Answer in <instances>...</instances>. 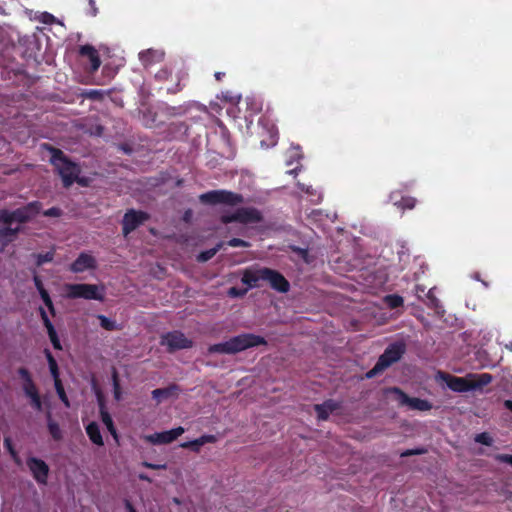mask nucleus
Segmentation results:
<instances>
[{
    "mask_svg": "<svg viewBox=\"0 0 512 512\" xmlns=\"http://www.w3.org/2000/svg\"><path fill=\"white\" fill-rule=\"evenodd\" d=\"M241 281L249 288L259 287V282L265 281L270 284L271 288L280 293H286L290 289V283L280 272L267 267L246 269Z\"/></svg>",
    "mask_w": 512,
    "mask_h": 512,
    "instance_id": "f257e3e1",
    "label": "nucleus"
},
{
    "mask_svg": "<svg viewBox=\"0 0 512 512\" xmlns=\"http://www.w3.org/2000/svg\"><path fill=\"white\" fill-rule=\"evenodd\" d=\"M261 345H267V341L264 337L253 333H243L231 337L225 342L210 345L208 347V353L237 354L249 348Z\"/></svg>",
    "mask_w": 512,
    "mask_h": 512,
    "instance_id": "f03ea898",
    "label": "nucleus"
},
{
    "mask_svg": "<svg viewBox=\"0 0 512 512\" xmlns=\"http://www.w3.org/2000/svg\"><path fill=\"white\" fill-rule=\"evenodd\" d=\"M49 149L51 151L50 162L58 171L62 179L63 186L65 188H68L74 182H77L78 184L85 186V179L79 178V174L81 172L79 165L71 161L62 150L54 147H50Z\"/></svg>",
    "mask_w": 512,
    "mask_h": 512,
    "instance_id": "7ed1b4c3",
    "label": "nucleus"
},
{
    "mask_svg": "<svg viewBox=\"0 0 512 512\" xmlns=\"http://www.w3.org/2000/svg\"><path fill=\"white\" fill-rule=\"evenodd\" d=\"M493 377L489 373L481 374H467L465 377H457L447 375L445 378L446 385L454 392H468L472 390L481 389L490 384Z\"/></svg>",
    "mask_w": 512,
    "mask_h": 512,
    "instance_id": "20e7f679",
    "label": "nucleus"
},
{
    "mask_svg": "<svg viewBox=\"0 0 512 512\" xmlns=\"http://www.w3.org/2000/svg\"><path fill=\"white\" fill-rule=\"evenodd\" d=\"M42 209V203L40 201H32L23 207L15 210H0V224L8 225L13 222L24 224L32 220Z\"/></svg>",
    "mask_w": 512,
    "mask_h": 512,
    "instance_id": "39448f33",
    "label": "nucleus"
},
{
    "mask_svg": "<svg viewBox=\"0 0 512 512\" xmlns=\"http://www.w3.org/2000/svg\"><path fill=\"white\" fill-rule=\"evenodd\" d=\"M405 353V345L400 342L390 344L378 358L374 367L366 373L367 378H373L392 364L401 359Z\"/></svg>",
    "mask_w": 512,
    "mask_h": 512,
    "instance_id": "423d86ee",
    "label": "nucleus"
},
{
    "mask_svg": "<svg viewBox=\"0 0 512 512\" xmlns=\"http://www.w3.org/2000/svg\"><path fill=\"white\" fill-rule=\"evenodd\" d=\"M201 203L208 205L225 204L234 206L244 201L241 194L228 190H212L203 193L199 197Z\"/></svg>",
    "mask_w": 512,
    "mask_h": 512,
    "instance_id": "0eeeda50",
    "label": "nucleus"
},
{
    "mask_svg": "<svg viewBox=\"0 0 512 512\" xmlns=\"http://www.w3.org/2000/svg\"><path fill=\"white\" fill-rule=\"evenodd\" d=\"M64 288L69 299L103 300V294L95 284H66Z\"/></svg>",
    "mask_w": 512,
    "mask_h": 512,
    "instance_id": "6e6552de",
    "label": "nucleus"
},
{
    "mask_svg": "<svg viewBox=\"0 0 512 512\" xmlns=\"http://www.w3.org/2000/svg\"><path fill=\"white\" fill-rule=\"evenodd\" d=\"M221 221L224 224L238 222L242 224H254L263 221L262 213L254 207L238 208L231 214H224L221 216Z\"/></svg>",
    "mask_w": 512,
    "mask_h": 512,
    "instance_id": "1a4fd4ad",
    "label": "nucleus"
},
{
    "mask_svg": "<svg viewBox=\"0 0 512 512\" xmlns=\"http://www.w3.org/2000/svg\"><path fill=\"white\" fill-rule=\"evenodd\" d=\"M160 344L166 346L169 353H174L178 350L192 348L194 342L187 338L183 332L174 330L163 334L160 339Z\"/></svg>",
    "mask_w": 512,
    "mask_h": 512,
    "instance_id": "9d476101",
    "label": "nucleus"
},
{
    "mask_svg": "<svg viewBox=\"0 0 512 512\" xmlns=\"http://www.w3.org/2000/svg\"><path fill=\"white\" fill-rule=\"evenodd\" d=\"M388 392L396 395V400L401 406H408L411 410L429 411L432 409V404L428 400L410 397L398 387H392Z\"/></svg>",
    "mask_w": 512,
    "mask_h": 512,
    "instance_id": "9b49d317",
    "label": "nucleus"
},
{
    "mask_svg": "<svg viewBox=\"0 0 512 512\" xmlns=\"http://www.w3.org/2000/svg\"><path fill=\"white\" fill-rule=\"evenodd\" d=\"M149 214L144 211L129 209L123 216L122 219V233L124 236H128L131 232L137 229L145 221L149 219Z\"/></svg>",
    "mask_w": 512,
    "mask_h": 512,
    "instance_id": "f8f14e48",
    "label": "nucleus"
},
{
    "mask_svg": "<svg viewBox=\"0 0 512 512\" xmlns=\"http://www.w3.org/2000/svg\"><path fill=\"white\" fill-rule=\"evenodd\" d=\"M184 428L179 426L168 431L156 432L145 437L146 441L154 445L169 444L184 433Z\"/></svg>",
    "mask_w": 512,
    "mask_h": 512,
    "instance_id": "ddd939ff",
    "label": "nucleus"
},
{
    "mask_svg": "<svg viewBox=\"0 0 512 512\" xmlns=\"http://www.w3.org/2000/svg\"><path fill=\"white\" fill-rule=\"evenodd\" d=\"M27 466H28L29 470L31 471L34 479L39 484L47 483L49 467L45 461H43L39 458H36V457H30L27 460Z\"/></svg>",
    "mask_w": 512,
    "mask_h": 512,
    "instance_id": "4468645a",
    "label": "nucleus"
},
{
    "mask_svg": "<svg viewBox=\"0 0 512 512\" xmlns=\"http://www.w3.org/2000/svg\"><path fill=\"white\" fill-rule=\"evenodd\" d=\"M96 267V259L86 252H81L75 261L71 263L69 269L73 273H82L86 270L96 269Z\"/></svg>",
    "mask_w": 512,
    "mask_h": 512,
    "instance_id": "2eb2a0df",
    "label": "nucleus"
},
{
    "mask_svg": "<svg viewBox=\"0 0 512 512\" xmlns=\"http://www.w3.org/2000/svg\"><path fill=\"white\" fill-rule=\"evenodd\" d=\"M39 313H40L43 325L47 329V333H48L49 339L53 345V348L56 350H62V345H61L60 339H59L57 332H56L52 322L50 321L45 309L43 307H40Z\"/></svg>",
    "mask_w": 512,
    "mask_h": 512,
    "instance_id": "dca6fc26",
    "label": "nucleus"
},
{
    "mask_svg": "<svg viewBox=\"0 0 512 512\" xmlns=\"http://www.w3.org/2000/svg\"><path fill=\"white\" fill-rule=\"evenodd\" d=\"M79 55L87 57L90 62L91 72H95L101 65V60L98 51L92 45L86 44L79 48Z\"/></svg>",
    "mask_w": 512,
    "mask_h": 512,
    "instance_id": "f3484780",
    "label": "nucleus"
},
{
    "mask_svg": "<svg viewBox=\"0 0 512 512\" xmlns=\"http://www.w3.org/2000/svg\"><path fill=\"white\" fill-rule=\"evenodd\" d=\"M165 53L162 50L147 49L139 53V60L144 67L160 63L164 59Z\"/></svg>",
    "mask_w": 512,
    "mask_h": 512,
    "instance_id": "a211bd4d",
    "label": "nucleus"
},
{
    "mask_svg": "<svg viewBox=\"0 0 512 512\" xmlns=\"http://www.w3.org/2000/svg\"><path fill=\"white\" fill-rule=\"evenodd\" d=\"M19 378L23 381L22 389L25 396L38 390L30 371L26 367H19L17 369Z\"/></svg>",
    "mask_w": 512,
    "mask_h": 512,
    "instance_id": "6ab92c4d",
    "label": "nucleus"
},
{
    "mask_svg": "<svg viewBox=\"0 0 512 512\" xmlns=\"http://www.w3.org/2000/svg\"><path fill=\"white\" fill-rule=\"evenodd\" d=\"M12 224H0V243L2 247H6L9 243L13 242L18 234L21 232V227H12Z\"/></svg>",
    "mask_w": 512,
    "mask_h": 512,
    "instance_id": "aec40b11",
    "label": "nucleus"
},
{
    "mask_svg": "<svg viewBox=\"0 0 512 512\" xmlns=\"http://www.w3.org/2000/svg\"><path fill=\"white\" fill-rule=\"evenodd\" d=\"M339 408L338 403L334 400H326L321 404L314 405V410L319 420L325 421L329 418L330 414Z\"/></svg>",
    "mask_w": 512,
    "mask_h": 512,
    "instance_id": "412c9836",
    "label": "nucleus"
},
{
    "mask_svg": "<svg viewBox=\"0 0 512 512\" xmlns=\"http://www.w3.org/2000/svg\"><path fill=\"white\" fill-rule=\"evenodd\" d=\"M180 392V387L177 384H170L165 388H157L152 391V397L160 403L161 401L173 396H177Z\"/></svg>",
    "mask_w": 512,
    "mask_h": 512,
    "instance_id": "4be33fe9",
    "label": "nucleus"
},
{
    "mask_svg": "<svg viewBox=\"0 0 512 512\" xmlns=\"http://www.w3.org/2000/svg\"><path fill=\"white\" fill-rule=\"evenodd\" d=\"M86 433L92 443L98 446H102L104 444L99 425L96 422H91L87 425Z\"/></svg>",
    "mask_w": 512,
    "mask_h": 512,
    "instance_id": "5701e85b",
    "label": "nucleus"
},
{
    "mask_svg": "<svg viewBox=\"0 0 512 512\" xmlns=\"http://www.w3.org/2000/svg\"><path fill=\"white\" fill-rule=\"evenodd\" d=\"M426 297V305L434 309L436 312H439V309L441 308L440 300L436 296V288L432 287L428 290V292L425 294Z\"/></svg>",
    "mask_w": 512,
    "mask_h": 512,
    "instance_id": "b1692460",
    "label": "nucleus"
},
{
    "mask_svg": "<svg viewBox=\"0 0 512 512\" xmlns=\"http://www.w3.org/2000/svg\"><path fill=\"white\" fill-rule=\"evenodd\" d=\"M45 357L48 362L49 370L54 380L59 379V368L56 359L52 355L49 349L44 350Z\"/></svg>",
    "mask_w": 512,
    "mask_h": 512,
    "instance_id": "393cba45",
    "label": "nucleus"
},
{
    "mask_svg": "<svg viewBox=\"0 0 512 512\" xmlns=\"http://www.w3.org/2000/svg\"><path fill=\"white\" fill-rule=\"evenodd\" d=\"M223 246H224V243L223 242H219L218 244H216L215 247L200 252L199 255L197 256V260L199 262H207V261H209L210 259H212L217 254V252Z\"/></svg>",
    "mask_w": 512,
    "mask_h": 512,
    "instance_id": "a878e982",
    "label": "nucleus"
},
{
    "mask_svg": "<svg viewBox=\"0 0 512 512\" xmlns=\"http://www.w3.org/2000/svg\"><path fill=\"white\" fill-rule=\"evenodd\" d=\"M47 427H48V431H49L51 437L55 441H60L63 438V434H62L59 424L51 419L50 414H48Z\"/></svg>",
    "mask_w": 512,
    "mask_h": 512,
    "instance_id": "bb28decb",
    "label": "nucleus"
},
{
    "mask_svg": "<svg viewBox=\"0 0 512 512\" xmlns=\"http://www.w3.org/2000/svg\"><path fill=\"white\" fill-rule=\"evenodd\" d=\"M101 419H102V422L104 423V425L107 427L108 431L111 433V435L117 439L118 435H117V431H116V428L114 426V423H113V420L110 416V414L107 412V411H104V410H101Z\"/></svg>",
    "mask_w": 512,
    "mask_h": 512,
    "instance_id": "cd10ccee",
    "label": "nucleus"
},
{
    "mask_svg": "<svg viewBox=\"0 0 512 512\" xmlns=\"http://www.w3.org/2000/svg\"><path fill=\"white\" fill-rule=\"evenodd\" d=\"M55 256V250L52 249L46 253H38L34 254V257L36 258V265L38 267L42 266L45 263L52 262Z\"/></svg>",
    "mask_w": 512,
    "mask_h": 512,
    "instance_id": "c85d7f7f",
    "label": "nucleus"
},
{
    "mask_svg": "<svg viewBox=\"0 0 512 512\" xmlns=\"http://www.w3.org/2000/svg\"><path fill=\"white\" fill-rule=\"evenodd\" d=\"M384 301L390 309H396L403 306V298L397 294H390L385 296Z\"/></svg>",
    "mask_w": 512,
    "mask_h": 512,
    "instance_id": "c756f323",
    "label": "nucleus"
},
{
    "mask_svg": "<svg viewBox=\"0 0 512 512\" xmlns=\"http://www.w3.org/2000/svg\"><path fill=\"white\" fill-rule=\"evenodd\" d=\"M394 205L402 209H413L416 205V199L410 196H402L400 200H395Z\"/></svg>",
    "mask_w": 512,
    "mask_h": 512,
    "instance_id": "7c9ffc66",
    "label": "nucleus"
},
{
    "mask_svg": "<svg viewBox=\"0 0 512 512\" xmlns=\"http://www.w3.org/2000/svg\"><path fill=\"white\" fill-rule=\"evenodd\" d=\"M38 292H39L40 297L43 300L45 306L48 308L49 312L54 316L56 311H55L54 304L52 302V299H51L48 291L44 288Z\"/></svg>",
    "mask_w": 512,
    "mask_h": 512,
    "instance_id": "2f4dec72",
    "label": "nucleus"
},
{
    "mask_svg": "<svg viewBox=\"0 0 512 512\" xmlns=\"http://www.w3.org/2000/svg\"><path fill=\"white\" fill-rule=\"evenodd\" d=\"M55 382V389H56V392L60 398V400L63 402V404L66 406V407H70V402L68 400V397L65 393V390H64V387L61 383V380L60 379H57V380H54Z\"/></svg>",
    "mask_w": 512,
    "mask_h": 512,
    "instance_id": "473e14b6",
    "label": "nucleus"
},
{
    "mask_svg": "<svg viewBox=\"0 0 512 512\" xmlns=\"http://www.w3.org/2000/svg\"><path fill=\"white\" fill-rule=\"evenodd\" d=\"M26 397H28L30 399V404L35 410H37V411L42 410L43 405H42L41 397H40L38 390L27 395Z\"/></svg>",
    "mask_w": 512,
    "mask_h": 512,
    "instance_id": "72a5a7b5",
    "label": "nucleus"
},
{
    "mask_svg": "<svg viewBox=\"0 0 512 512\" xmlns=\"http://www.w3.org/2000/svg\"><path fill=\"white\" fill-rule=\"evenodd\" d=\"M26 397H28L30 399V404L35 410H37V411L42 410L43 405H42L41 397H40L38 390L27 395Z\"/></svg>",
    "mask_w": 512,
    "mask_h": 512,
    "instance_id": "f704fd0d",
    "label": "nucleus"
},
{
    "mask_svg": "<svg viewBox=\"0 0 512 512\" xmlns=\"http://www.w3.org/2000/svg\"><path fill=\"white\" fill-rule=\"evenodd\" d=\"M98 319L100 321V326L107 330V331H113L117 329L116 323L109 318H107L104 315H98Z\"/></svg>",
    "mask_w": 512,
    "mask_h": 512,
    "instance_id": "c9c22d12",
    "label": "nucleus"
},
{
    "mask_svg": "<svg viewBox=\"0 0 512 512\" xmlns=\"http://www.w3.org/2000/svg\"><path fill=\"white\" fill-rule=\"evenodd\" d=\"M180 446L185 449H191L192 451L198 453L200 451L202 443L200 442L199 438H197L192 441L184 442Z\"/></svg>",
    "mask_w": 512,
    "mask_h": 512,
    "instance_id": "e433bc0d",
    "label": "nucleus"
},
{
    "mask_svg": "<svg viewBox=\"0 0 512 512\" xmlns=\"http://www.w3.org/2000/svg\"><path fill=\"white\" fill-rule=\"evenodd\" d=\"M475 441L477 443L490 446L493 442V439L487 432H482L476 435Z\"/></svg>",
    "mask_w": 512,
    "mask_h": 512,
    "instance_id": "4c0bfd02",
    "label": "nucleus"
},
{
    "mask_svg": "<svg viewBox=\"0 0 512 512\" xmlns=\"http://www.w3.org/2000/svg\"><path fill=\"white\" fill-rule=\"evenodd\" d=\"M230 247H245L248 248L251 246V244L248 241H245L240 238H232L226 243Z\"/></svg>",
    "mask_w": 512,
    "mask_h": 512,
    "instance_id": "58836bf2",
    "label": "nucleus"
},
{
    "mask_svg": "<svg viewBox=\"0 0 512 512\" xmlns=\"http://www.w3.org/2000/svg\"><path fill=\"white\" fill-rule=\"evenodd\" d=\"M4 446H5L6 450L9 452V454L13 457V459L16 462H18V455H17L16 450L13 447V444H12L10 438L4 439Z\"/></svg>",
    "mask_w": 512,
    "mask_h": 512,
    "instance_id": "ea45409f",
    "label": "nucleus"
},
{
    "mask_svg": "<svg viewBox=\"0 0 512 512\" xmlns=\"http://www.w3.org/2000/svg\"><path fill=\"white\" fill-rule=\"evenodd\" d=\"M86 97L92 100H101L104 92L102 90L91 89L85 93Z\"/></svg>",
    "mask_w": 512,
    "mask_h": 512,
    "instance_id": "a19ab883",
    "label": "nucleus"
},
{
    "mask_svg": "<svg viewBox=\"0 0 512 512\" xmlns=\"http://www.w3.org/2000/svg\"><path fill=\"white\" fill-rule=\"evenodd\" d=\"M111 378H112L113 391L120 390L121 387H120L119 374H118V371L116 370V368H112Z\"/></svg>",
    "mask_w": 512,
    "mask_h": 512,
    "instance_id": "79ce46f5",
    "label": "nucleus"
},
{
    "mask_svg": "<svg viewBox=\"0 0 512 512\" xmlns=\"http://www.w3.org/2000/svg\"><path fill=\"white\" fill-rule=\"evenodd\" d=\"M494 459L499 463H505L512 467V455L510 454H496Z\"/></svg>",
    "mask_w": 512,
    "mask_h": 512,
    "instance_id": "37998d69",
    "label": "nucleus"
},
{
    "mask_svg": "<svg viewBox=\"0 0 512 512\" xmlns=\"http://www.w3.org/2000/svg\"><path fill=\"white\" fill-rule=\"evenodd\" d=\"M43 215L46 217H60L62 215V210L58 207H51L45 210Z\"/></svg>",
    "mask_w": 512,
    "mask_h": 512,
    "instance_id": "c03bdc74",
    "label": "nucleus"
},
{
    "mask_svg": "<svg viewBox=\"0 0 512 512\" xmlns=\"http://www.w3.org/2000/svg\"><path fill=\"white\" fill-rule=\"evenodd\" d=\"M426 452L423 448H416V449H408L401 453V457H408L412 455H421Z\"/></svg>",
    "mask_w": 512,
    "mask_h": 512,
    "instance_id": "a18cd8bd",
    "label": "nucleus"
},
{
    "mask_svg": "<svg viewBox=\"0 0 512 512\" xmlns=\"http://www.w3.org/2000/svg\"><path fill=\"white\" fill-rule=\"evenodd\" d=\"M142 466L145 468H148V469H153V470H165L167 468L166 464H154V463L147 462V461H143Z\"/></svg>",
    "mask_w": 512,
    "mask_h": 512,
    "instance_id": "49530a36",
    "label": "nucleus"
},
{
    "mask_svg": "<svg viewBox=\"0 0 512 512\" xmlns=\"http://www.w3.org/2000/svg\"><path fill=\"white\" fill-rule=\"evenodd\" d=\"M247 289H239L236 287H231L228 291L229 296L231 297H242L246 294Z\"/></svg>",
    "mask_w": 512,
    "mask_h": 512,
    "instance_id": "de8ad7c7",
    "label": "nucleus"
},
{
    "mask_svg": "<svg viewBox=\"0 0 512 512\" xmlns=\"http://www.w3.org/2000/svg\"><path fill=\"white\" fill-rule=\"evenodd\" d=\"M200 442L202 443V446L207 443H215L217 441V437L212 434H205L199 437Z\"/></svg>",
    "mask_w": 512,
    "mask_h": 512,
    "instance_id": "09e8293b",
    "label": "nucleus"
},
{
    "mask_svg": "<svg viewBox=\"0 0 512 512\" xmlns=\"http://www.w3.org/2000/svg\"><path fill=\"white\" fill-rule=\"evenodd\" d=\"M42 21L45 24H52L56 22V18L52 14L46 12L42 16Z\"/></svg>",
    "mask_w": 512,
    "mask_h": 512,
    "instance_id": "8fccbe9b",
    "label": "nucleus"
},
{
    "mask_svg": "<svg viewBox=\"0 0 512 512\" xmlns=\"http://www.w3.org/2000/svg\"><path fill=\"white\" fill-rule=\"evenodd\" d=\"M33 282L38 291L44 289L42 279L37 274L33 276Z\"/></svg>",
    "mask_w": 512,
    "mask_h": 512,
    "instance_id": "3c124183",
    "label": "nucleus"
},
{
    "mask_svg": "<svg viewBox=\"0 0 512 512\" xmlns=\"http://www.w3.org/2000/svg\"><path fill=\"white\" fill-rule=\"evenodd\" d=\"M270 139H271V143L270 144H266L264 140H261V146L268 148L270 145L271 146L276 145V143H277V134L276 133L275 134H271L270 135Z\"/></svg>",
    "mask_w": 512,
    "mask_h": 512,
    "instance_id": "603ef678",
    "label": "nucleus"
},
{
    "mask_svg": "<svg viewBox=\"0 0 512 512\" xmlns=\"http://www.w3.org/2000/svg\"><path fill=\"white\" fill-rule=\"evenodd\" d=\"M415 294L416 296L421 299L422 298V295H425V286L423 285H420V284H417L415 286Z\"/></svg>",
    "mask_w": 512,
    "mask_h": 512,
    "instance_id": "864d4df0",
    "label": "nucleus"
},
{
    "mask_svg": "<svg viewBox=\"0 0 512 512\" xmlns=\"http://www.w3.org/2000/svg\"><path fill=\"white\" fill-rule=\"evenodd\" d=\"M124 506L127 512H137L131 501L128 499L124 500Z\"/></svg>",
    "mask_w": 512,
    "mask_h": 512,
    "instance_id": "5fc2aeb1",
    "label": "nucleus"
},
{
    "mask_svg": "<svg viewBox=\"0 0 512 512\" xmlns=\"http://www.w3.org/2000/svg\"><path fill=\"white\" fill-rule=\"evenodd\" d=\"M88 2H89V5L91 7V15L92 16H96L97 13H98V9L96 7L95 0H88Z\"/></svg>",
    "mask_w": 512,
    "mask_h": 512,
    "instance_id": "6e6d98bb",
    "label": "nucleus"
},
{
    "mask_svg": "<svg viewBox=\"0 0 512 512\" xmlns=\"http://www.w3.org/2000/svg\"><path fill=\"white\" fill-rule=\"evenodd\" d=\"M181 90H182V87L180 86V82H178L175 87L167 89L168 93H171V94H175Z\"/></svg>",
    "mask_w": 512,
    "mask_h": 512,
    "instance_id": "4d7b16f0",
    "label": "nucleus"
},
{
    "mask_svg": "<svg viewBox=\"0 0 512 512\" xmlns=\"http://www.w3.org/2000/svg\"><path fill=\"white\" fill-rule=\"evenodd\" d=\"M138 478H139L140 480H142V481H146V482H149V483H151V482H152V479H151L147 474H145V473H140V474L138 475Z\"/></svg>",
    "mask_w": 512,
    "mask_h": 512,
    "instance_id": "13d9d810",
    "label": "nucleus"
},
{
    "mask_svg": "<svg viewBox=\"0 0 512 512\" xmlns=\"http://www.w3.org/2000/svg\"><path fill=\"white\" fill-rule=\"evenodd\" d=\"M504 407L512 413V400H505Z\"/></svg>",
    "mask_w": 512,
    "mask_h": 512,
    "instance_id": "bf43d9fd",
    "label": "nucleus"
},
{
    "mask_svg": "<svg viewBox=\"0 0 512 512\" xmlns=\"http://www.w3.org/2000/svg\"><path fill=\"white\" fill-rule=\"evenodd\" d=\"M214 76L217 81H221L223 79V77L225 76V73L224 72H216Z\"/></svg>",
    "mask_w": 512,
    "mask_h": 512,
    "instance_id": "052dcab7",
    "label": "nucleus"
},
{
    "mask_svg": "<svg viewBox=\"0 0 512 512\" xmlns=\"http://www.w3.org/2000/svg\"><path fill=\"white\" fill-rule=\"evenodd\" d=\"M113 394H114V398L116 400H120L121 399V389L118 390V391H113Z\"/></svg>",
    "mask_w": 512,
    "mask_h": 512,
    "instance_id": "680f3d73",
    "label": "nucleus"
},
{
    "mask_svg": "<svg viewBox=\"0 0 512 512\" xmlns=\"http://www.w3.org/2000/svg\"><path fill=\"white\" fill-rule=\"evenodd\" d=\"M506 348L510 351H512V341H510L508 344H506Z\"/></svg>",
    "mask_w": 512,
    "mask_h": 512,
    "instance_id": "e2e57ef3",
    "label": "nucleus"
},
{
    "mask_svg": "<svg viewBox=\"0 0 512 512\" xmlns=\"http://www.w3.org/2000/svg\"><path fill=\"white\" fill-rule=\"evenodd\" d=\"M173 501L176 503V504H180V501L178 498H174Z\"/></svg>",
    "mask_w": 512,
    "mask_h": 512,
    "instance_id": "0e129e2a",
    "label": "nucleus"
},
{
    "mask_svg": "<svg viewBox=\"0 0 512 512\" xmlns=\"http://www.w3.org/2000/svg\"><path fill=\"white\" fill-rule=\"evenodd\" d=\"M301 253L302 254H307V251L306 250H301Z\"/></svg>",
    "mask_w": 512,
    "mask_h": 512,
    "instance_id": "69168bd1",
    "label": "nucleus"
},
{
    "mask_svg": "<svg viewBox=\"0 0 512 512\" xmlns=\"http://www.w3.org/2000/svg\"><path fill=\"white\" fill-rule=\"evenodd\" d=\"M391 198H392L393 200L395 199V193H393V194L391 195Z\"/></svg>",
    "mask_w": 512,
    "mask_h": 512,
    "instance_id": "338daca9",
    "label": "nucleus"
}]
</instances>
